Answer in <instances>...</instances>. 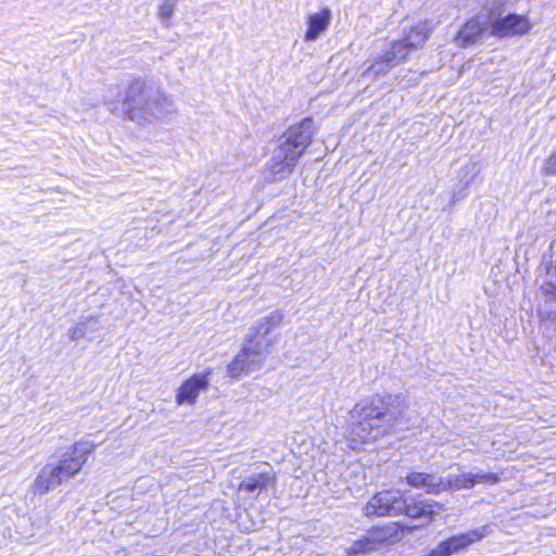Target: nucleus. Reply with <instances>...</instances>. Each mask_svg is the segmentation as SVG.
<instances>
[{
  "label": "nucleus",
  "mask_w": 556,
  "mask_h": 556,
  "mask_svg": "<svg viewBox=\"0 0 556 556\" xmlns=\"http://www.w3.org/2000/svg\"><path fill=\"white\" fill-rule=\"evenodd\" d=\"M90 321L97 323L98 319L96 317H87L84 320H81L78 325L70 328L68 332H67V336H68L70 340L71 341H76V340H79L81 338H85L86 334H87L88 324Z\"/></svg>",
  "instance_id": "nucleus-22"
},
{
  "label": "nucleus",
  "mask_w": 556,
  "mask_h": 556,
  "mask_svg": "<svg viewBox=\"0 0 556 556\" xmlns=\"http://www.w3.org/2000/svg\"><path fill=\"white\" fill-rule=\"evenodd\" d=\"M115 96H121V89L118 86H114L109 89V94L105 98L108 103L114 104L113 97Z\"/></svg>",
  "instance_id": "nucleus-26"
},
{
  "label": "nucleus",
  "mask_w": 556,
  "mask_h": 556,
  "mask_svg": "<svg viewBox=\"0 0 556 556\" xmlns=\"http://www.w3.org/2000/svg\"><path fill=\"white\" fill-rule=\"evenodd\" d=\"M471 473L450 475L446 479H443L444 491L447 490H462L472 488Z\"/></svg>",
  "instance_id": "nucleus-20"
},
{
  "label": "nucleus",
  "mask_w": 556,
  "mask_h": 556,
  "mask_svg": "<svg viewBox=\"0 0 556 556\" xmlns=\"http://www.w3.org/2000/svg\"><path fill=\"white\" fill-rule=\"evenodd\" d=\"M207 376V374H195L185 380L176 391V404L178 406L194 405L199 395L208 388L210 380Z\"/></svg>",
  "instance_id": "nucleus-11"
},
{
  "label": "nucleus",
  "mask_w": 556,
  "mask_h": 556,
  "mask_svg": "<svg viewBox=\"0 0 556 556\" xmlns=\"http://www.w3.org/2000/svg\"><path fill=\"white\" fill-rule=\"evenodd\" d=\"M406 482L416 489H424L429 494L444 491L443 478L425 472H413L406 477Z\"/></svg>",
  "instance_id": "nucleus-16"
},
{
  "label": "nucleus",
  "mask_w": 556,
  "mask_h": 556,
  "mask_svg": "<svg viewBox=\"0 0 556 556\" xmlns=\"http://www.w3.org/2000/svg\"><path fill=\"white\" fill-rule=\"evenodd\" d=\"M296 153L288 152L278 146L275 149L270 161L267 163V170L273 179L280 180L289 176L299 162Z\"/></svg>",
  "instance_id": "nucleus-13"
},
{
  "label": "nucleus",
  "mask_w": 556,
  "mask_h": 556,
  "mask_svg": "<svg viewBox=\"0 0 556 556\" xmlns=\"http://www.w3.org/2000/svg\"><path fill=\"white\" fill-rule=\"evenodd\" d=\"M124 112L129 119L146 125L173 115L176 108L174 100L162 90L136 79L125 92Z\"/></svg>",
  "instance_id": "nucleus-2"
},
{
  "label": "nucleus",
  "mask_w": 556,
  "mask_h": 556,
  "mask_svg": "<svg viewBox=\"0 0 556 556\" xmlns=\"http://www.w3.org/2000/svg\"><path fill=\"white\" fill-rule=\"evenodd\" d=\"M275 480V473L271 471L252 473L240 483L239 489L249 493L261 492Z\"/></svg>",
  "instance_id": "nucleus-18"
},
{
  "label": "nucleus",
  "mask_w": 556,
  "mask_h": 556,
  "mask_svg": "<svg viewBox=\"0 0 556 556\" xmlns=\"http://www.w3.org/2000/svg\"><path fill=\"white\" fill-rule=\"evenodd\" d=\"M383 405L380 408L369 403H358L351 410L353 422L349 429V440L353 450L387 433L408 408L402 395H388Z\"/></svg>",
  "instance_id": "nucleus-1"
},
{
  "label": "nucleus",
  "mask_w": 556,
  "mask_h": 556,
  "mask_svg": "<svg viewBox=\"0 0 556 556\" xmlns=\"http://www.w3.org/2000/svg\"><path fill=\"white\" fill-rule=\"evenodd\" d=\"M264 362L261 359L260 352H251L243 345L242 350L235 356L233 361L227 366V371L232 378L243 374H250L261 368Z\"/></svg>",
  "instance_id": "nucleus-14"
},
{
  "label": "nucleus",
  "mask_w": 556,
  "mask_h": 556,
  "mask_svg": "<svg viewBox=\"0 0 556 556\" xmlns=\"http://www.w3.org/2000/svg\"><path fill=\"white\" fill-rule=\"evenodd\" d=\"M485 34L490 36L489 15L475 16L462 26L454 41L458 47L466 48L477 43Z\"/></svg>",
  "instance_id": "nucleus-9"
},
{
  "label": "nucleus",
  "mask_w": 556,
  "mask_h": 556,
  "mask_svg": "<svg viewBox=\"0 0 556 556\" xmlns=\"http://www.w3.org/2000/svg\"><path fill=\"white\" fill-rule=\"evenodd\" d=\"M444 509L445 505L437 501L428 502L421 498H413L407 501L404 498V507L402 509V514H405L410 518L426 517L432 519Z\"/></svg>",
  "instance_id": "nucleus-15"
},
{
  "label": "nucleus",
  "mask_w": 556,
  "mask_h": 556,
  "mask_svg": "<svg viewBox=\"0 0 556 556\" xmlns=\"http://www.w3.org/2000/svg\"><path fill=\"white\" fill-rule=\"evenodd\" d=\"M380 549L377 539L371 530L367 531L361 539L354 541L346 549L349 556L367 555Z\"/></svg>",
  "instance_id": "nucleus-19"
},
{
  "label": "nucleus",
  "mask_w": 556,
  "mask_h": 556,
  "mask_svg": "<svg viewBox=\"0 0 556 556\" xmlns=\"http://www.w3.org/2000/svg\"><path fill=\"white\" fill-rule=\"evenodd\" d=\"M472 488L477 483H485V484H495L500 481V478L496 473H471Z\"/></svg>",
  "instance_id": "nucleus-23"
},
{
  "label": "nucleus",
  "mask_w": 556,
  "mask_h": 556,
  "mask_svg": "<svg viewBox=\"0 0 556 556\" xmlns=\"http://www.w3.org/2000/svg\"><path fill=\"white\" fill-rule=\"evenodd\" d=\"M404 495L399 490H387L374 495L364 507L366 516L401 515Z\"/></svg>",
  "instance_id": "nucleus-7"
},
{
  "label": "nucleus",
  "mask_w": 556,
  "mask_h": 556,
  "mask_svg": "<svg viewBox=\"0 0 556 556\" xmlns=\"http://www.w3.org/2000/svg\"><path fill=\"white\" fill-rule=\"evenodd\" d=\"M379 548L384 545L394 544L402 540L403 529L396 522H390L382 527L371 529Z\"/></svg>",
  "instance_id": "nucleus-17"
},
{
  "label": "nucleus",
  "mask_w": 556,
  "mask_h": 556,
  "mask_svg": "<svg viewBox=\"0 0 556 556\" xmlns=\"http://www.w3.org/2000/svg\"><path fill=\"white\" fill-rule=\"evenodd\" d=\"M433 29L431 21H418L412 25L403 26L401 40H394L391 43H400L405 51L404 59L415 50L421 48L430 37Z\"/></svg>",
  "instance_id": "nucleus-8"
},
{
  "label": "nucleus",
  "mask_w": 556,
  "mask_h": 556,
  "mask_svg": "<svg viewBox=\"0 0 556 556\" xmlns=\"http://www.w3.org/2000/svg\"><path fill=\"white\" fill-rule=\"evenodd\" d=\"M404 54V48L400 43H389L388 49L372 61L370 66L363 73V76L379 77L386 75L392 67L405 61Z\"/></svg>",
  "instance_id": "nucleus-10"
},
{
  "label": "nucleus",
  "mask_w": 556,
  "mask_h": 556,
  "mask_svg": "<svg viewBox=\"0 0 556 556\" xmlns=\"http://www.w3.org/2000/svg\"><path fill=\"white\" fill-rule=\"evenodd\" d=\"M332 20V12L330 8L324 7L316 12H309L305 17V33L303 40L305 42H314L324 36Z\"/></svg>",
  "instance_id": "nucleus-12"
},
{
  "label": "nucleus",
  "mask_w": 556,
  "mask_h": 556,
  "mask_svg": "<svg viewBox=\"0 0 556 556\" xmlns=\"http://www.w3.org/2000/svg\"><path fill=\"white\" fill-rule=\"evenodd\" d=\"M544 170L548 174H556V153L547 159Z\"/></svg>",
  "instance_id": "nucleus-24"
},
{
  "label": "nucleus",
  "mask_w": 556,
  "mask_h": 556,
  "mask_svg": "<svg viewBox=\"0 0 556 556\" xmlns=\"http://www.w3.org/2000/svg\"><path fill=\"white\" fill-rule=\"evenodd\" d=\"M93 452V445L85 442L75 443L68 454L55 463L46 464L36 476L30 490L34 495H45L58 488L63 481L75 477Z\"/></svg>",
  "instance_id": "nucleus-3"
},
{
  "label": "nucleus",
  "mask_w": 556,
  "mask_h": 556,
  "mask_svg": "<svg viewBox=\"0 0 556 556\" xmlns=\"http://www.w3.org/2000/svg\"><path fill=\"white\" fill-rule=\"evenodd\" d=\"M285 318L282 311L276 309L260 318L249 330L244 346L248 351L260 352L261 359L267 357L269 348L276 342L273 330L279 327Z\"/></svg>",
  "instance_id": "nucleus-4"
},
{
  "label": "nucleus",
  "mask_w": 556,
  "mask_h": 556,
  "mask_svg": "<svg viewBox=\"0 0 556 556\" xmlns=\"http://www.w3.org/2000/svg\"><path fill=\"white\" fill-rule=\"evenodd\" d=\"M315 134L312 118H304L302 122L291 126L282 136L279 147L288 152L296 153L301 157L306 148L311 144Z\"/></svg>",
  "instance_id": "nucleus-6"
},
{
  "label": "nucleus",
  "mask_w": 556,
  "mask_h": 556,
  "mask_svg": "<svg viewBox=\"0 0 556 556\" xmlns=\"http://www.w3.org/2000/svg\"><path fill=\"white\" fill-rule=\"evenodd\" d=\"M489 18L490 36L496 38L521 37L532 29L529 17L523 14L510 13L506 16H500L491 11Z\"/></svg>",
  "instance_id": "nucleus-5"
},
{
  "label": "nucleus",
  "mask_w": 556,
  "mask_h": 556,
  "mask_svg": "<svg viewBox=\"0 0 556 556\" xmlns=\"http://www.w3.org/2000/svg\"><path fill=\"white\" fill-rule=\"evenodd\" d=\"M542 289L546 295H549L551 298L556 299V283H552V282L545 283L542 287Z\"/></svg>",
  "instance_id": "nucleus-25"
},
{
  "label": "nucleus",
  "mask_w": 556,
  "mask_h": 556,
  "mask_svg": "<svg viewBox=\"0 0 556 556\" xmlns=\"http://www.w3.org/2000/svg\"><path fill=\"white\" fill-rule=\"evenodd\" d=\"M179 0H160L157 17L165 27L172 26V18Z\"/></svg>",
  "instance_id": "nucleus-21"
}]
</instances>
